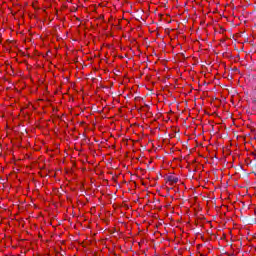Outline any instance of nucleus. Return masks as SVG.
<instances>
[{
	"label": "nucleus",
	"mask_w": 256,
	"mask_h": 256,
	"mask_svg": "<svg viewBox=\"0 0 256 256\" xmlns=\"http://www.w3.org/2000/svg\"><path fill=\"white\" fill-rule=\"evenodd\" d=\"M167 181H169V183H179V178L175 177V176H167Z\"/></svg>",
	"instance_id": "f257e3e1"
}]
</instances>
